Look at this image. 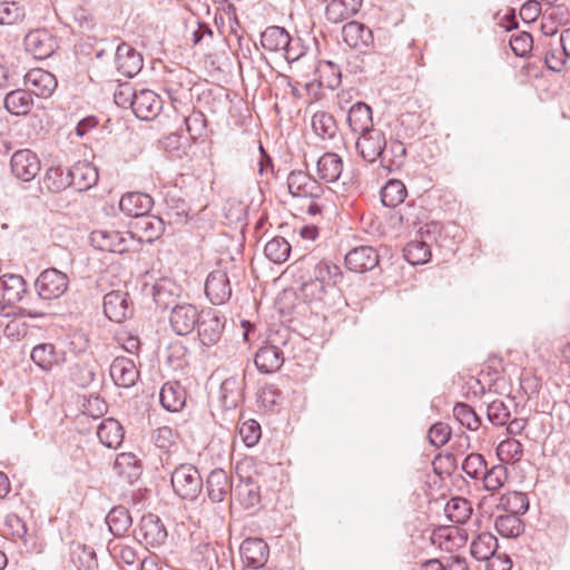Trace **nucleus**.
Instances as JSON below:
<instances>
[{
  "label": "nucleus",
  "mask_w": 570,
  "mask_h": 570,
  "mask_svg": "<svg viewBox=\"0 0 570 570\" xmlns=\"http://www.w3.org/2000/svg\"><path fill=\"white\" fill-rule=\"evenodd\" d=\"M238 433L245 445L250 448L258 443L262 436V429L257 421L247 420L239 425Z\"/></svg>",
  "instance_id": "nucleus-59"
},
{
  "label": "nucleus",
  "mask_w": 570,
  "mask_h": 570,
  "mask_svg": "<svg viewBox=\"0 0 570 570\" xmlns=\"http://www.w3.org/2000/svg\"><path fill=\"white\" fill-rule=\"evenodd\" d=\"M386 146V138L381 129H372L360 134L356 140V149L361 157L368 163L382 159V154Z\"/></svg>",
  "instance_id": "nucleus-8"
},
{
  "label": "nucleus",
  "mask_w": 570,
  "mask_h": 570,
  "mask_svg": "<svg viewBox=\"0 0 570 570\" xmlns=\"http://www.w3.org/2000/svg\"><path fill=\"white\" fill-rule=\"evenodd\" d=\"M200 316L196 306L191 304H175L170 312L169 324L177 335L186 336L195 330Z\"/></svg>",
  "instance_id": "nucleus-5"
},
{
  "label": "nucleus",
  "mask_w": 570,
  "mask_h": 570,
  "mask_svg": "<svg viewBox=\"0 0 570 570\" xmlns=\"http://www.w3.org/2000/svg\"><path fill=\"white\" fill-rule=\"evenodd\" d=\"M301 293L309 302L322 301L327 292V286L313 278L302 275Z\"/></svg>",
  "instance_id": "nucleus-56"
},
{
  "label": "nucleus",
  "mask_w": 570,
  "mask_h": 570,
  "mask_svg": "<svg viewBox=\"0 0 570 570\" xmlns=\"http://www.w3.org/2000/svg\"><path fill=\"white\" fill-rule=\"evenodd\" d=\"M70 187L69 168L65 173L60 166H52L46 170L40 187L41 191L46 189L48 193H59Z\"/></svg>",
  "instance_id": "nucleus-38"
},
{
  "label": "nucleus",
  "mask_w": 570,
  "mask_h": 570,
  "mask_svg": "<svg viewBox=\"0 0 570 570\" xmlns=\"http://www.w3.org/2000/svg\"><path fill=\"white\" fill-rule=\"evenodd\" d=\"M136 537L147 547L158 548L167 540V530L160 518L154 513L142 515Z\"/></svg>",
  "instance_id": "nucleus-4"
},
{
  "label": "nucleus",
  "mask_w": 570,
  "mask_h": 570,
  "mask_svg": "<svg viewBox=\"0 0 570 570\" xmlns=\"http://www.w3.org/2000/svg\"><path fill=\"white\" fill-rule=\"evenodd\" d=\"M488 420L495 426H503L509 422L510 410L501 400H494L487 407Z\"/></svg>",
  "instance_id": "nucleus-57"
},
{
  "label": "nucleus",
  "mask_w": 570,
  "mask_h": 570,
  "mask_svg": "<svg viewBox=\"0 0 570 570\" xmlns=\"http://www.w3.org/2000/svg\"><path fill=\"white\" fill-rule=\"evenodd\" d=\"M175 439L176 435L169 426H160L153 434L155 445L161 450L170 449L175 444Z\"/></svg>",
  "instance_id": "nucleus-63"
},
{
  "label": "nucleus",
  "mask_w": 570,
  "mask_h": 570,
  "mask_svg": "<svg viewBox=\"0 0 570 570\" xmlns=\"http://www.w3.org/2000/svg\"><path fill=\"white\" fill-rule=\"evenodd\" d=\"M27 293V283L24 278L16 274H4L0 277V295L7 304L13 306L23 301Z\"/></svg>",
  "instance_id": "nucleus-27"
},
{
  "label": "nucleus",
  "mask_w": 570,
  "mask_h": 570,
  "mask_svg": "<svg viewBox=\"0 0 570 570\" xmlns=\"http://www.w3.org/2000/svg\"><path fill=\"white\" fill-rule=\"evenodd\" d=\"M4 108L12 115H26L32 107L33 100L30 91L16 89L4 97Z\"/></svg>",
  "instance_id": "nucleus-37"
},
{
  "label": "nucleus",
  "mask_w": 570,
  "mask_h": 570,
  "mask_svg": "<svg viewBox=\"0 0 570 570\" xmlns=\"http://www.w3.org/2000/svg\"><path fill=\"white\" fill-rule=\"evenodd\" d=\"M70 187L85 191L95 186L99 175L97 167L89 161H78L69 168Z\"/></svg>",
  "instance_id": "nucleus-20"
},
{
  "label": "nucleus",
  "mask_w": 570,
  "mask_h": 570,
  "mask_svg": "<svg viewBox=\"0 0 570 570\" xmlns=\"http://www.w3.org/2000/svg\"><path fill=\"white\" fill-rule=\"evenodd\" d=\"M67 274L57 268H47L36 278L35 288L42 299L51 301L62 296L68 289Z\"/></svg>",
  "instance_id": "nucleus-3"
},
{
  "label": "nucleus",
  "mask_w": 570,
  "mask_h": 570,
  "mask_svg": "<svg viewBox=\"0 0 570 570\" xmlns=\"http://www.w3.org/2000/svg\"><path fill=\"white\" fill-rule=\"evenodd\" d=\"M165 204L166 215L171 222L181 224L186 220L189 207L184 199L176 197L175 195L167 194L165 197Z\"/></svg>",
  "instance_id": "nucleus-51"
},
{
  "label": "nucleus",
  "mask_w": 570,
  "mask_h": 570,
  "mask_svg": "<svg viewBox=\"0 0 570 570\" xmlns=\"http://www.w3.org/2000/svg\"><path fill=\"white\" fill-rule=\"evenodd\" d=\"M30 357L39 368L50 372L53 367L65 363L66 353L62 350H57L52 343H40L32 348Z\"/></svg>",
  "instance_id": "nucleus-17"
},
{
  "label": "nucleus",
  "mask_w": 570,
  "mask_h": 570,
  "mask_svg": "<svg viewBox=\"0 0 570 570\" xmlns=\"http://www.w3.org/2000/svg\"><path fill=\"white\" fill-rule=\"evenodd\" d=\"M161 108V98L149 89L138 90L135 100L131 101L132 112L141 120L155 119L159 115Z\"/></svg>",
  "instance_id": "nucleus-11"
},
{
  "label": "nucleus",
  "mask_w": 570,
  "mask_h": 570,
  "mask_svg": "<svg viewBox=\"0 0 570 570\" xmlns=\"http://www.w3.org/2000/svg\"><path fill=\"white\" fill-rule=\"evenodd\" d=\"M508 479V469L503 464L485 469L482 480L487 491L494 492L502 488Z\"/></svg>",
  "instance_id": "nucleus-52"
},
{
  "label": "nucleus",
  "mask_w": 570,
  "mask_h": 570,
  "mask_svg": "<svg viewBox=\"0 0 570 570\" xmlns=\"http://www.w3.org/2000/svg\"><path fill=\"white\" fill-rule=\"evenodd\" d=\"M109 374L115 385L124 389L134 386L139 377L135 362L125 356H118L111 362Z\"/></svg>",
  "instance_id": "nucleus-12"
},
{
  "label": "nucleus",
  "mask_w": 570,
  "mask_h": 570,
  "mask_svg": "<svg viewBox=\"0 0 570 570\" xmlns=\"http://www.w3.org/2000/svg\"><path fill=\"white\" fill-rule=\"evenodd\" d=\"M264 253L271 262L282 264L289 257L291 245L284 237L277 236L267 242Z\"/></svg>",
  "instance_id": "nucleus-45"
},
{
  "label": "nucleus",
  "mask_w": 570,
  "mask_h": 570,
  "mask_svg": "<svg viewBox=\"0 0 570 570\" xmlns=\"http://www.w3.org/2000/svg\"><path fill=\"white\" fill-rule=\"evenodd\" d=\"M240 556L247 567L263 568L268 559L269 549L261 538H247L239 547Z\"/></svg>",
  "instance_id": "nucleus-18"
},
{
  "label": "nucleus",
  "mask_w": 570,
  "mask_h": 570,
  "mask_svg": "<svg viewBox=\"0 0 570 570\" xmlns=\"http://www.w3.org/2000/svg\"><path fill=\"white\" fill-rule=\"evenodd\" d=\"M404 257L412 265L426 263L431 257V249L424 240H411L404 247Z\"/></svg>",
  "instance_id": "nucleus-49"
},
{
  "label": "nucleus",
  "mask_w": 570,
  "mask_h": 570,
  "mask_svg": "<svg viewBox=\"0 0 570 570\" xmlns=\"http://www.w3.org/2000/svg\"><path fill=\"white\" fill-rule=\"evenodd\" d=\"M287 187L293 197L320 198L323 194L322 186L313 177L302 170H293L289 173Z\"/></svg>",
  "instance_id": "nucleus-10"
},
{
  "label": "nucleus",
  "mask_w": 570,
  "mask_h": 570,
  "mask_svg": "<svg viewBox=\"0 0 570 570\" xmlns=\"http://www.w3.org/2000/svg\"><path fill=\"white\" fill-rule=\"evenodd\" d=\"M487 466V461L483 455L479 453L469 454L462 463V470L471 479L482 478Z\"/></svg>",
  "instance_id": "nucleus-58"
},
{
  "label": "nucleus",
  "mask_w": 570,
  "mask_h": 570,
  "mask_svg": "<svg viewBox=\"0 0 570 570\" xmlns=\"http://www.w3.org/2000/svg\"><path fill=\"white\" fill-rule=\"evenodd\" d=\"M312 128L322 141L331 142V147H335L342 140L336 120L330 112H315L312 117Z\"/></svg>",
  "instance_id": "nucleus-21"
},
{
  "label": "nucleus",
  "mask_w": 570,
  "mask_h": 570,
  "mask_svg": "<svg viewBox=\"0 0 570 570\" xmlns=\"http://www.w3.org/2000/svg\"><path fill=\"white\" fill-rule=\"evenodd\" d=\"M445 510L449 519L455 523H463L470 518L472 511L469 501L462 498L451 499Z\"/></svg>",
  "instance_id": "nucleus-55"
},
{
  "label": "nucleus",
  "mask_w": 570,
  "mask_h": 570,
  "mask_svg": "<svg viewBox=\"0 0 570 570\" xmlns=\"http://www.w3.org/2000/svg\"><path fill=\"white\" fill-rule=\"evenodd\" d=\"M406 148L400 140L391 141L390 146L384 148L381 165L389 173L400 168L405 159Z\"/></svg>",
  "instance_id": "nucleus-41"
},
{
  "label": "nucleus",
  "mask_w": 570,
  "mask_h": 570,
  "mask_svg": "<svg viewBox=\"0 0 570 570\" xmlns=\"http://www.w3.org/2000/svg\"><path fill=\"white\" fill-rule=\"evenodd\" d=\"M237 495L245 509H253L261 502L259 487L252 478H247L237 487Z\"/></svg>",
  "instance_id": "nucleus-48"
},
{
  "label": "nucleus",
  "mask_w": 570,
  "mask_h": 570,
  "mask_svg": "<svg viewBox=\"0 0 570 570\" xmlns=\"http://www.w3.org/2000/svg\"><path fill=\"white\" fill-rule=\"evenodd\" d=\"M99 441L107 448L117 449L124 440V429L121 424L112 419H105L97 429Z\"/></svg>",
  "instance_id": "nucleus-32"
},
{
  "label": "nucleus",
  "mask_w": 570,
  "mask_h": 570,
  "mask_svg": "<svg viewBox=\"0 0 570 570\" xmlns=\"http://www.w3.org/2000/svg\"><path fill=\"white\" fill-rule=\"evenodd\" d=\"M130 233L134 234V243L137 240L151 243L159 238L165 230V223L161 217L149 215L148 213L138 217L131 225Z\"/></svg>",
  "instance_id": "nucleus-13"
},
{
  "label": "nucleus",
  "mask_w": 570,
  "mask_h": 570,
  "mask_svg": "<svg viewBox=\"0 0 570 570\" xmlns=\"http://www.w3.org/2000/svg\"><path fill=\"white\" fill-rule=\"evenodd\" d=\"M379 253L372 246H358L345 255L346 267L355 273H365L379 264Z\"/></svg>",
  "instance_id": "nucleus-15"
},
{
  "label": "nucleus",
  "mask_w": 570,
  "mask_h": 570,
  "mask_svg": "<svg viewBox=\"0 0 570 570\" xmlns=\"http://www.w3.org/2000/svg\"><path fill=\"white\" fill-rule=\"evenodd\" d=\"M498 452L499 455H505L507 460L518 461L522 455L523 446L518 440L508 439L500 442Z\"/></svg>",
  "instance_id": "nucleus-62"
},
{
  "label": "nucleus",
  "mask_w": 570,
  "mask_h": 570,
  "mask_svg": "<svg viewBox=\"0 0 570 570\" xmlns=\"http://www.w3.org/2000/svg\"><path fill=\"white\" fill-rule=\"evenodd\" d=\"M128 294L112 291L104 296V313L112 322L120 323L130 314Z\"/></svg>",
  "instance_id": "nucleus-25"
},
{
  "label": "nucleus",
  "mask_w": 570,
  "mask_h": 570,
  "mask_svg": "<svg viewBox=\"0 0 570 570\" xmlns=\"http://www.w3.org/2000/svg\"><path fill=\"white\" fill-rule=\"evenodd\" d=\"M110 532L115 537L124 535L132 523L129 511L121 505L114 507L106 517Z\"/></svg>",
  "instance_id": "nucleus-40"
},
{
  "label": "nucleus",
  "mask_w": 570,
  "mask_h": 570,
  "mask_svg": "<svg viewBox=\"0 0 570 570\" xmlns=\"http://www.w3.org/2000/svg\"><path fill=\"white\" fill-rule=\"evenodd\" d=\"M115 62L117 70L128 78L136 76L144 65L141 55L127 42L118 45Z\"/></svg>",
  "instance_id": "nucleus-14"
},
{
  "label": "nucleus",
  "mask_w": 570,
  "mask_h": 570,
  "mask_svg": "<svg viewBox=\"0 0 570 570\" xmlns=\"http://www.w3.org/2000/svg\"><path fill=\"white\" fill-rule=\"evenodd\" d=\"M342 37L348 47L355 49L368 48L373 43L372 30L357 21L344 24Z\"/></svg>",
  "instance_id": "nucleus-26"
},
{
  "label": "nucleus",
  "mask_w": 570,
  "mask_h": 570,
  "mask_svg": "<svg viewBox=\"0 0 570 570\" xmlns=\"http://www.w3.org/2000/svg\"><path fill=\"white\" fill-rule=\"evenodd\" d=\"M500 505L509 511L510 514H524L529 510V499L527 494L518 491L503 494L500 499Z\"/></svg>",
  "instance_id": "nucleus-47"
},
{
  "label": "nucleus",
  "mask_w": 570,
  "mask_h": 570,
  "mask_svg": "<svg viewBox=\"0 0 570 570\" xmlns=\"http://www.w3.org/2000/svg\"><path fill=\"white\" fill-rule=\"evenodd\" d=\"M325 16L330 22L340 23L357 13L362 0H330Z\"/></svg>",
  "instance_id": "nucleus-30"
},
{
  "label": "nucleus",
  "mask_w": 570,
  "mask_h": 570,
  "mask_svg": "<svg viewBox=\"0 0 570 570\" xmlns=\"http://www.w3.org/2000/svg\"><path fill=\"white\" fill-rule=\"evenodd\" d=\"M47 299H42L41 297L28 298L23 301V303L17 307L13 315L19 317H28V318H42L47 315Z\"/></svg>",
  "instance_id": "nucleus-50"
},
{
  "label": "nucleus",
  "mask_w": 570,
  "mask_h": 570,
  "mask_svg": "<svg viewBox=\"0 0 570 570\" xmlns=\"http://www.w3.org/2000/svg\"><path fill=\"white\" fill-rule=\"evenodd\" d=\"M220 400L227 410L235 409L243 400L242 382L235 376L227 377L220 385Z\"/></svg>",
  "instance_id": "nucleus-39"
},
{
  "label": "nucleus",
  "mask_w": 570,
  "mask_h": 570,
  "mask_svg": "<svg viewBox=\"0 0 570 570\" xmlns=\"http://www.w3.org/2000/svg\"><path fill=\"white\" fill-rule=\"evenodd\" d=\"M498 548V539L490 532H482L472 540L470 552L475 560L487 561Z\"/></svg>",
  "instance_id": "nucleus-36"
},
{
  "label": "nucleus",
  "mask_w": 570,
  "mask_h": 570,
  "mask_svg": "<svg viewBox=\"0 0 570 570\" xmlns=\"http://www.w3.org/2000/svg\"><path fill=\"white\" fill-rule=\"evenodd\" d=\"M4 524L10 535L14 539H23L27 534V525L24 521L14 513L6 517Z\"/></svg>",
  "instance_id": "nucleus-64"
},
{
  "label": "nucleus",
  "mask_w": 570,
  "mask_h": 570,
  "mask_svg": "<svg viewBox=\"0 0 570 570\" xmlns=\"http://www.w3.org/2000/svg\"><path fill=\"white\" fill-rule=\"evenodd\" d=\"M71 561L77 566L78 570H96L98 568L95 550L85 544L73 547Z\"/></svg>",
  "instance_id": "nucleus-44"
},
{
  "label": "nucleus",
  "mask_w": 570,
  "mask_h": 570,
  "mask_svg": "<svg viewBox=\"0 0 570 570\" xmlns=\"http://www.w3.org/2000/svg\"><path fill=\"white\" fill-rule=\"evenodd\" d=\"M254 362L259 372L274 373L282 367L284 354L275 345H265L256 352Z\"/></svg>",
  "instance_id": "nucleus-28"
},
{
  "label": "nucleus",
  "mask_w": 570,
  "mask_h": 570,
  "mask_svg": "<svg viewBox=\"0 0 570 570\" xmlns=\"http://www.w3.org/2000/svg\"><path fill=\"white\" fill-rule=\"evenodd\" d=\"M174 492L183 500L195 501L203 490V479L197 468L180 464L171 473Z\"/></svg>",
  "instance_id": "nucleus-1"
},
{
  "label": "nucleus",
  "mask_w": 570,
  "mask_h": 570,
  "mask_svg": "<svg viewBox=\"0 0 570 570\" xmlns=\"http://www.w3.org/2000/svg\"><path fill=\"white\" fill-rule=\"evenodd\" d=\"M532 36L528 32L513 35L510 39V48L518 57H524L532 49Z\"/></svg>",
  "instance_id": "nucleus-60"
},
{
  "label": "nucleus",
  "mask_w": 570,
  "mask_h": 570,
  "mask_svg": "<svg viewBox=\"0 0 570 570\" xmlns=\"http://www.w3.org/2000/svg\"><path fill=\"white\" fill-rule=\"evenodd\" d=\"M205 293L214 305L226 303L232 296L229 277L224 269H214L205 282Z\"/></svg>",
  "instance_id": "nucleus-9"
},
{
  "label": "nucleus",
  "mask_w": 570,
  "mask_h": 570,
  "mask_svg": "<svg viewBox=\"0 0 570 570\" xmlns=\"http://www.w3.org/2000/svg\"><path fill=\"white\" fill-rule=\"evenodd\" d=\"M303 275L313 278V281L323 283L327 287H332L341 281L342 271L340 266L327 259L318 262L308 261Z\"/></svg>",
  "instance_id": "nucleus-16"
},
{
  "label": "nucleus",
  "mask_w": 570,
  "mask_h": 570,
  "mask_svg": "<svg viewBox=\"0 0 570 570\" xmlns=\"http://www.w3.org/2000/svg\"><path fill=\"white\" fill-rule=\"evenodd\" d=\"M154 204L153 198L145 193L131 191L121 196L119 202L120 210L127 215L138 219V217L149 213Z\"/></svg>",
  "instance_id": "nucleus-24"
},
{
  "label": "nucleus",
  "mask_w": 570,
  "mask_h": 570,
  "mask_svg": "<svg viewBox=\"0 0 570 570\" xmlns=\"http://www.w3.org/2000/svg\"><path fill=\"white\" fill-rule=\"evenodd\" d=\"M26 17L24 7L16 1L0 2V24H14Z\"/></svg>",
  "instance_id": "nucleus-53"
},
{
  "label": "nucleus",
  "mask_w": 570,
  "mask_h": 570,
  "mask_svg": "<svg viewBox=\"0 0 570 570\" xmlns=\"http://www.w3.org/2000/svg\"><path fill=\"white\" fill-rule=\"evenodd\" d=\"M494 525L499 534L505 538H517L523 532V524L515 514L499 515Z\"/></svg>",
  "instance_id": "nucleus-46"
},
{
  "label": "nucleus",
  "mask_w": 570,
  "mask_h": 570,
  "mask_svg": "<svg viewBox=\"0 0 570 570\" xmlns=\"http://www.w3.org/2000/svg\"><path fill=\"white\" fill-rule=\"evenodd\" d=\"M428 436L432 445L440 448L449 441L451 429L448 424L438 422L430 428Z\"/></svg>",
  "instance_id": "nucleus-61"
},
{
  "label": "nucleus",
  "mask_w": 570,
  "mask_h": 570,
  "mask_svg": "<svg viewBox=\"0 0 570 570\" xmlns=\"http://www.w3.org/2000/svg\"><path fill=\"white\" fill-rule=\"evenodd\" d=\"M23 45L26 50L36 59H46L58 48L56 38L47 29H36L28 32L23 39Z\"/></svg>",
  "instance_id": "nucleus-6"
},
{
  "label": "nucleus",
  "mask_w": 570,
  "mask_h": 570,
  "mask_svg": "<svg viewBox=\"0 0 570 570\" xmlns=\"http://www.w3.org/2000/svg\"><path fill=\"white\" fill-rule=\"evenodd\" d=\"M232 478L223 469H214L206 479V491L214 503L223 502L232 493Z\"/></svg>",
  "instance_id": "nucleus-22"
},
{
  "label": "nucleus",
  "mask_w": 570,
  "mask_h": 570,
  "mask_svg": "<svg viewBox=\"0 0 570 570\" xmlns=\"http://www.w3.org/2000/svg\"><path fill=\"white\" fill-rule=\"evenodd\" d=\"M405 185L397 179L389 180L381 189V202L385 207L394 208L406 197Z\"/></svg>",
  "instance_id": "nucleus-42"
},
{
  "label": "nucleus",
  "mask_w": 570,
  "mask_h": 570,
  "mask_svg": "<svg viewBox=\"0 0 570 570\" xmlns=\"http://www.w3.org/2000/svg\"><path fill=\"white\" fill-rule=\"evenodd\" d=\"M114 468L120 475L127 478L129 482L136 480L141 473L139 460L132 453L118 454Z\"/></svg>",
  "instance_id": "nucleus-43"
},
{
  "label": "nucleus",
  "mask_w": 570,
  "mask_h": 570,
  "mask_svg": "<svg viewBox=\"0 0 570 570\" xmlns=\"http://www.w3.org/2000/svg\"><path fill=\"white\" fill-rule=\"evenodd\" d=\"M347 122L356 134L374 129L371 107L362 101L354 104L348 110Z\"/></svg>",
  "instance_id": "nucleus-29"
},
{
  "label": "nucleus",
  "mask_w": 570,
  "mask_h": 570,
  "mask_svg": "<svg viewBox=\"0 0 570 570\" xmlns=\"http://www.w3.org/2000/svg\"><path fill=\"white\" fill-rule=\"evenodd\" d=\"M160 403L169 412H179L186 404V391L178 382H167L160 390Z\"/></svg>",
  "instance_id": "nucleus-31"
},
{
  "label": "nucleus",
  "mask_w": 570,
  "mask_h": 570,
  "mask_svg": "<svg viewBox=\"0 0 570 570\" xmlns=\"http://www.w3.org/2000/svg\"><path fill=\"white\" fill-rule=\"evenodd\" d=\"M225 327V318L216 314L207 313L200 316L197 324V333L204 346H213L219 342Z\"/></svg>",
  "instance_id": "nucleus-19"
},
{
  "label": "nucleus",
  "mask_w": 570,
  "mask_h": 570,
  "mask_svg": "<svg viewBox=\"0 0 570 570\" xmlns=\"http://www.w3.org/2000/svg\"><path fill=\"white\" fill-rule=\"evenodd\" d=\"M90 242L99 250L121 254L132 248L134 234L114 229H97L91 232Z\"/></svg>",
  "instance_id": "nucleus-2"
},
{
  "label": "nucleus",
  "mask_w": 570,
  "mask_h": 570,
  "mask_svg": "<svg viewBox=\"0 0 570 570\" xmlns=\"http://www.w3.org/2000/svg\"><path fill=\"white\" fill-rule=\"evenodd\" d=\"M10 168L14 177L22 181H30L40 171V159L30 149H19L11 156Z\"/></svg>",
  "instance_id": "nucleus-7"
},
{
  "label": "nucleus",
  "mask_w": 570,
  "mask_h": 570,
  "mask_svg": "<svg viewBox=\"0 0 570 570\" xmlns=\"http://www.w3.org/2000/svg\"><path fill=\"white\" fill-rule=\"evenodd\" d=\"M26 83L30 87L31 95L47 98L52 95L57 87L56 77L41 68L31 69L27 72Z\"/></svg>",
  "instance_id": "nucleus-23"
},
{
  "label": "nucleus",
  "mask_w": 570,
  "mask_h": 570,
  "mask_svg": "<svg viewBox=\"0 0 570 570\" xmlns=\"http://www.w3.org/2000/svg\"><path fill=\"white\" fill-rule=\"evenodd\" d=\"M291 36L283 27H267L261 35V45L265 50L272 52H282L286 46L291 45Z\"/></svg>",
  "instance_id": "nucleus-33"
},
{
  "label": "nucleus",
  "mask_w": 570,
  "mask_h": 570,
  "mask_svg": "<svg viewBox=\"0 0 570 570\" xmlns=\"http://www.w3.org/2000/svg\"><path fill=\"white\" fill-rule=\"evenodd\" d=\"M453 415L461 425L468 428L471 431H476L481 425L480 416L470 405L465 403L455 404L453 407Z\"/></svg>",
  "instance_id": "nucleus-54"
},
{
  "label": "nucleus",
  "mask_w": 570,
  "mask_h": 570,
  "mask_svg": "<svg viewBox=\"0 0 570 570\" xmlns=\"http://www.w3.org/2000/svg\"><path fill=\"white\" fill-rule=\"evenodd\" d=\"M343 170L342 158L335 153H325L317 161V175L326 183L336 181Z\"/></svg>",
  "instance_id": "nucleus-35"
},
{
  "label": "nucleus",
  "mask_w": 570,
  "mask_h": 570,
  "mask_svg": "<svg viewBox=\"0 0 570 570\" xmlns=\"http://www.w3.org/2000/svg\"><path fill=\"white\" fill-rule=\"evenodd\" d=\"M154 301L161 309L173 308L180 294V288L169 279H161L154 285Z\"/></svg>",
  "instance_id": "nucleus-34"
}]
</instances>
